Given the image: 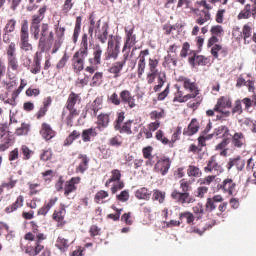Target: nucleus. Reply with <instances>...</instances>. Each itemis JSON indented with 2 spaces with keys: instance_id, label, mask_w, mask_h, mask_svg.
Instances as JSON below:
<instances>
[{
  "instance_id": "47",
  "label": "nucleus",
  "mask_w": 256,
  "mask_h": 256,
  "mask_svg": "<svg viewBox=\"0 0 256 256\" xmlns=\"http://www.w3.org/2000/svg\"><path fill=\"white\" fill-rule=\"evenodd\" d=\"M145 56H139V61H138V77H141L143 73H145Z\"/></svg>"
},
{
  "instance_id": "23",
  "label": "nucleus",
  "mask_w": 256,
  "mask_h": 256,
  "mask_svg": "<svg viewBox=\"0 0 256 256\" xmlns=\"http://www.w3.org/2000/svg\"><path fill=\"white\" fill-rule=\"evenodd\" d=\"M90 25L88 28V33L90 37H93V33L95 35L97 34V31L101 29V20H98L97 22L95 21V17L93 15H90Z\"/></svg>"
},
{
  "instance_id": "14",
  "label": "nucleus",
  "mask_w": 256,
  "mask_h": 256,
  "mask_svg": "<svg viewBox=\"0 0 256 256\" xmlns=\"http://www.w3.org/2000/svg\"><path fill=\"white\" fill-rule=\"evenodd\" d=\"M120 99L124 105H128L129 109H135V107H137V104L135 103V96L131 95L129 90L121 91Z\"/></svg>"
},
{
  "instance_id": "5",
  "label": "nucleus",
  "mask_w": 256,
  "mask_h": 256,
  "mask_svg": "<svg viewBox=\"0 0 256 256\" xmlns=\"http://www.w3.org/2000/svg\"><path fill=\"white\" fill-rule=\"evenodd\" d=\"M54 38L55 34L53 33V31L49 30V24L43 23L39 32V47L44 50L47 45H51V43H53Z\"/></svg>"
},
{
  "instance_id": "18",
  "label": "nucleus",
  "mask_w": 256,
  "mask_h": 256,
  "mask_svg": "<svg viewBox=\"0 0 256 256\" xmlns=\"http://www.w3.org/2000/svg\"><path fill=\"white\" fill-rule=\"evenodd\" d=\"M81 101V96L79 94H76L75 92H72L67 100V109L68 111H72V113L77 112V109H75V105Z\"/></svg>"
},
{
  "instance_id": "42",
  "label": "nucleus",
  "mask_w": 256,
  "mask_h": 256,
  "mask_svg": "<svg viewBox=\"0 0 256 256\" xmlns=\"http://www.w3.org/2000/svg\"><path fill=\"white\" fill-rule=\"evenodd\" d=\"M156 139H157V141H161V143H163V145H170V147H173V143H171L169 141V139H167V137L164 136L162 130H158L156 132Z\"/></svg>"
},
{
  "instance_id": "56",
  "label": "nucleus",
  "mask_w": 256,
  "mask_h": 256,
  "mask_svg": "<svg viewBox=\"0 0 256 256\" xmlns=\"http://www.w3.org/2000/svg\"><path fill=\"white\" fill-rule=\"evenodd\" d=\"M111 178L109 179V183H113L115 181H121V171L115 169L111 171Z\"/></svg>"
},
{
  "instance_id": "6",
  "label": "nucleus",
  "mask_w": 256,
  "mask_h": 256,
  "mask_svg": "<svg viewBox=\"0 0 256 256\" xmlns=\"http://www.w3.org/2000/svg\"><path fill=\"white\" fill-rule=\"evenodd\" d=\"M233 103L231 102V99L225 96H222L218 99L217 104L214 107V111L217 113H220V115H217V119H223V117H229L231 115V112L225 110V109H231Z\"/></svg>"
},
{
  "instance_id": "54",
  "label": "nucleus",
  "mask_w": 256,
  "mask_h": 256,
  "mask_svg": "<svg viewBox=\"0 0 256 256\" xmlns=\"http://www.w3.org/2000/svg\"><path fill=\"white\" fill-rule=\"evenodd\" d=\"M186 218L188 225L195 221V216L191 212H183L180 214V219Z\"/></svg>"
},
{
  "instance_id": "10",
  "label": "nucleus",
  "mask_w": 256,
  "mask_h": 256,
  "mask_svg": "<svg viewBox=\"0 0 256 256\" xmlns=\"http://www.w3.org/2000/svg\"><path fill=\"white\" fill-rule=\"evenodd\" d=\"M231 145L235 149H245L247 147V138L242 132H236L232 136Z\"/></svg>"
},
{
  "instance_id": "3",
  "label": "nucleus",
  "mask_w": 256,
  "mask_h": 256,
  "mask_svg": "<svg viewBox=\"0 0 256 256\" xmlns=\"http://www.w3.org/2000/svg\"><path fill=\"white\" fill-rule=\"evenodd\" d=\"M45 13H47V6H42L38 10V14H34L32 16L31 24H30V33L35 39V41L39 40V32L41 28V21L45 19Z\"/></svg>"
},
{
  "instance_id": "60",
  "label": "nucleus",
  "mask_w": 256,
  "mask_h": 256,
  "mask_svg": "<svg viewBox=\"0 0 256 256\" xmlns=\"http://www.w3.org/2000/svg\"><path fill=\"white\" fill-rule=\"evenodd\" d=\"M210 32L216 37H221V35L223 34V27L221 25L213 26Z\"/></svg>"
},
{
  "instance_id": "61",
  "label": "nucleus",
  "mask_w": 256,
  "mask_h": 256,
  "mask_svg": "<svg viewBox=\"0 0 256 256\" xmlns=\"http://www.w3.org/2000/svg\"><path fill=\"white\" fill-rule=\"evenodd\" d=\"M157 65H159V60L157 59L149 60V70L151 73H158Z\"/></svg>"
},
{
  "instance_id": "29",
  "label": "nucleus",
  "mask_w": 256,
  "mask_h": 256,
  "mask_svg": "<svg viewBox=\"0 0 256 256\" xmlns=\"http://www.w3.org/2000/svg\"><path fill=\"white\" fill-rule=\"evenodd\" d=\"M219 53L220 55H222V57H225L227 55V49L223 48V46L219 44H215L214 46H212L211 48L212 57H214L215 59H219Z\"/></svg>"
},
{
  "instance_id": "41",
  "label": "nucleus",
  "mask_w": 256,
  "mask_h": 256,
  "mask_svg": "<svg viewBox=\"0 0 256 256\" xmlns=\"http://www.w3.org/2000/svg\"><path fill=\"white\" fill-rule=\"evenodd\" d=\"M189 177H201L202 173L199 167L190 165L187 170Z\"/></svg>"
},
{
  "instance_id": "58",
  "label": "nucleus",
  "mask_w": 256,
  "mask_h": 256,
  "mask_svg": "<svg viewBox=\"0 0 256 256\" xmlns=\"http://www.w3.org/2000/svg\"><path fill=\"white\" fill-rule=\"evenodd\" d=\"M67 61H69V57L67 56V52H65L62 58L57 63L56 69H63V67L67 65Z\"/></svg>"
},
{
  "instance_id": "16",
  "label": "nucleus",
  "mask_w": 256,
  "mask_h": 256,
  "mask_svg": "<svg viewBox=\"0 0 256 256\" xmlns=\"http://www.w3.org/2000/svg\"><path fill=\"white\" fill-rule=\"evenodd\" d=\"M233 167H236L237 171H243V169L245 168V160H243L241 156L230 158L226 165V169H228V171H231Z\"/></svg>"
},
{
  "instance_id": "32",
  "label": "nucleus",
  "mask_w": 256,
  "mask_h": 256,
  "mask_svg": "<svg viewBox=\"0 0 256 256\" xmlns=\"http://www.w3.org/2000/svg\"><path fill=\"white\" fill-rule=\"evenodd\" d=\"M81 137V132L74 130L70 133V135L64 140V147H69V145H73V141L79 139Z\"/></svg>"
},
{
  "instance_id": "59",
  "label": "nucleus",
  "mask_w": 256,
  "mask_h": 256,
  "mask_svg": "<svg viewBox=\"0 0 256 256\" xmlns=\"http://www.w3.org/2000/svg\"><path fill=\"white\" fill-rule=\"evenodd\" d=\"M207 191H209V188L207 186H200L197 188L195 196L203 199Z\"/></svg>"
},
{
  "instance_id": "36",
  "label": "nucleus",
  "mask_w": 256,
  "mask_h": 256,
  "mask_svg": "<svg viewBox=\"0 0 256 256\" xmlns=\"http://www.w3.org/2000/svg\"><path fill=\"white\" fill-rule=\"evenodd\" d=\"M188 61L193 67H195V65H205V57L197 56L195 53L189 57Z\"/></svg>"
},
{
  "instance_id": "19",
  "label": "nucleus",
  "mask_w": 256,
  "mask_h": 256,
  "mask_svg": "<svg viewBox=\"0 0 256 256\" xmlns=\"http://www.w3.org/2000/svg\"><path fill=\"white\" fill-rule=\"evenodd\" d=\"M109 36V26H107L106 24H103L101 26V29H99L98 31H96L95 37L96 39H98V41H100V43H107V37Z\"/></svg>"
},
{
  "instance_id": "12",
  "label": "nucleus",
  "mask_w": 256,
  "mask_h": 256,
  "mask_svg": "<svg viewBox=\"0 0 256 256\" xmlns=\"http://www.w3.org/2000/svg\"><path fill=\"white\" fill-rule=\"evenodd\" d=\"M133 27L132 28H125L126 33V42L123 47V53H127L131 47L135 46V43H137V36L133 34Z\"/></svg>"
},
{
  "instance_id": "15",
  "label": "nucleus",
  "mask_w": 256,
  "mask_h": 256,
  "mask_svg": "<svg viewBox=\"0 0 256 256\" xmlns=\"http://www.w3.org/2000/svg\"><path fill=\"white\" fill-rule=\"evenodd\" d=\"M154 169L157 173H161V175H167L169 169H171V160L169 158L158 160Z\"/></svg>"
},
{
  "instance_id": "9",
  "label": "nucleus",
  "mask_w": 256,
  "mask_h": 256,
  "mask_svg": "<svg viewBox=\"0 0 256 256\" xmlns=\"http://www.w3.org/2000/svg\"><path fill=\"white\" fill-rule=\"evenodd\" d=\"M127 59H129V51L125 52L123 58L117 62H114L108 69V72L114 75V79H117L119 75H121V71H123V68L127 63Z\"/></svg>"
},
{
  "instance_id": "63",
  "label": "nucleus",
  "mask_w": 256,
  "mask_h": 256,
  "mask_svg": "<svg viewBox=\"0 0 256 256\" xmlns=\"http://www.w3.org/2000/svg\"><path fill=\"white\" fill-rule=\"evenodd\" d=\"M118 201H121L122 203H125V201H129V191L124 190L119 195L116 196Z\"/></svg>"
},
{
  "instance_id": "24",
  "label": "nucleus",
  "mask_w": 256,
  "mask_h": 256,
  "mask_svg": "<svg viewBox=\"0 0 256 256\" xmlns=\"http://www.w3.org/2000/svg\"><path fill=\"white\" fill-rule=\"evenodd\" d=\"M78 159H81V162L76 168V172L85 173V171L89 169V157H87L85 154H80Z\"/></svg>"
},
{
  "instance_id": "17",
  "label": "nucleus",
  "mask_w": 256,
  "mask_h": 256,
  "mask_svg": "<svg viewBox=\"0 0 256 256\" xmlns=\"http://www.w3.org/2000/svg\"><path fill=\"white\" fill-rule=\"evenodd\" d=\"M103 55V48L96 44L93 48V58L89 59L91 65H101V56Z\"/></svg>"
},
{
  "instance_id": "52",
  "label": "nucleus",
  "mask_w": 256,
  "mask_h": 256,
  "mask_svg": "<svg viewBox=\"0 0 256 256\" xmlns=\"http://www.w3.org/2000/svg\"><path fill=\"white\" fill-rule=\"evenodd\" d=\"M16 25H17V21H15V19L9 20L4 28V32L13 33V31H15Z\"/></svg>"
},
{
  "instance_id": "45",
  "label": "nucleus",
  "mask_w": 256,
  "mask_h": 256,
  "mask_svg": "<svg viewBox=\"0 0 256 256\" xmlns=\"http://www.w3.org/2000/svg\"><path fill=\"white\" fill-rule=\"evenodd\" d=\"M76 190H77V186L73 185L69 181H67L65 183V186H64V195H65V197H69V195H71V193H73V191H76Z\"/></svg>"
},
{
  "instance_id": "1",
  "label": "nucleus",
  "mask_w": 256,
  "mask_h": 256,
  "mask_svg": "<svg viewBox=\"0 0 256 256\" xmlns=\"http://www.w3.org/2000/svg\"><path fill=\"white\" fill-rule=\"evenodd\" d=\"M178 81L180 83H183L184 89L190 93L183 96V92H178L176 95V99L179 103H187L189 99H195V97L199 95V87L197 86V83H195V81H192L185 76H180L178 78Z\"/></svg>"
},
{
  "instance_id": "39",
  "label": "nucleus",
  "mask_w": 256,
  "mask_h": 256,
  "mask_svg": "<svg viewBox=\"0 0 256 256\" xmlns=\"http://www.w3.org/2000/svg\"><path fill=\"white\" fill-rule=\"evenodd\" d=\"M202 13L204 14V16H200L199 18L196 19V23L198 25H205L207 21L211 20V13L209 11L202 10Z\"/></svg>"
},
{
  "instance_id": "51",
  "label": "nucleus",
  "mask_w": 256,
  "mask_h": 256,
  "mask_svg": "<svg viewBox=\"0 0 256 256\" xmlns=\"http://www.w3.org/2000/svg\"><path fill=\"white\" fill-rule=\"evenodd\" d=\"M75 2L73 0H65L64 4L62 5V12L69 13L71 9H73Z\"/></svg>"
},
{
  "instance_id": "46",
  "label": "nucleus",
  "mask_w": 256,
  "mask_h": 256,
  "mask_svg": "<svg viewBox=\"0 0 256 256\" xmlns=\"http://www.w3.org/2000/svg\"><path fill=\"white\" fill-rule=\"evenodd\" d=\"M152 199H153V201H159V203H164L165 192H161L159 190H154Z\"/></svg>"
},
{
  "instance_id": "37",
  "label": "nucleus",
  "mask_w": 256,
  "mask_h": 256,
  "mask_svg": "<svg viewBox=\"0 0 256 256\" xmlns=\"http://www.w3.org/2000/svg\"><path fill=\"white\" fill-rule=\"evenodd\" d=\"M23 201H24V198L23 196H19L15 203H13L11 206L7 207L5 209L6 213H13V211H17L19 209V207H21L23 205Z\"/></svg>"
},
{
  "instance_id": "20",
  "label": "nucleus",
  "mask_w": 256,
  "mask_h": 256,
  "mask_svg": "<svg viewBox=\"0 0 256 256\" xmlns=\"http://www.w3.org/2000/svg\"><path fill=\"white\" fill-rule=\"evenodd\" d=\"M40 135H42L43 139H45L46 141H50V139H53V137H55V131H53L49 124L43 123L40 130Z\"/></svg>"
},
{
  "instance_id": "30",
  "label": "nucleus",
  "mask_w": 256,
  "mask_h": 256,
  "mask_svg": "<svg viewBox=\"0 0 256 256\" xmlns=\"http://www.w3.org/2000/svg\"><path fill=\"white\" fill-rule=\"evenodd\" d=\"M25 251L28 255L36 256L43 251V245L34 243V245L27 246Z\"/></svg>"
},
{
  "instance_id": "2",
  "label": "nucleus",
  "mask_w": 256,
  "mask_h": 256,
  "mask_svg": "<svg viewBox=\"0 0 256 256\" xmlns=\"http://www.w3.org/2000/svg\"><path fill=\"white\" fill-rule=\"evenodd\" d=\"M180 189H182V192L177 190L172 192V199L177 201V203H181L182 205H184V203H195V198L189 195V191H191V182H187L185 179H182L180 181Z\"/></svg>"
},
{
  "instance_id": "43",
  "label": "nucleus",
  "mask_w": 256,
  "mask_h": 256,
  "mask_svg": "<svg viewBox=\"0 0 256 256\" xmlns=\"http://www.w3.org/2000/svg\"><path fill=\"white\" fill-rule=\"evenodd\" d=\"M249 17H251V5L247 4L245 9L239 13L238 19H249Z\"/></svg>"
},
{
  "instance_id": "44",
  "label": "nucleus",
  "mask_w": 256,
  "mask_h": 256,
  "mask_svg": "<svg viewBox=\"0 0 256 256\" xmlns=\"http://www.w3.org/2000/svg\"><path fill=\"white\" fill-rule=\"evenodd\" d=\"M214 134L219 137V135L221 137H225L227 135H229V128L227 126H219L218 128H216L214 130Z\"/></svg>"
},
{
  "instance_id": "50",
  "label": "nucleus",
  "mask_w": 256,
  "mask_h": 256,
  "mask_svg": "<svg viewBox=\"0 0 256 256\" xmlns=\"http://www.w3.org/2000/svg\"><path fill=\"white\" fill-rule=\"evenodd\" d=\"M123 121H125V112H120L114 124V129L116 131H119V129H121V123H123Z\"/></svg>"
},
{
  "instance_id": "38",
  "label": "nucleus",
  "mask_w": 256,
  "mask_h": 256,
  "mask_svg": "<svg viewBox=\"0 0 256 256\" xmlns=\"http://www.w3.org/2000/svg\"><path fill=\"white\" fill-rule=\"evenodd\" d=\"M56 247L62 252L67 251V249H69V240L63 237H58L56 240Z\"/></svg>"
},
{
  "instance_id": "11",
  "label": "nucleus",
  "mask_w": 256,
  "mask_h": 256,
  "mask_svg": "<svg viewBox=\"0 0 256 256\" xmlns=\"http://www.w3.org/2000/svg\"><path fill=\"white\" fill-rule=\"evenodd\" d=\"M205 173H213V175H221L223 173V167L217 163L215 156H212L207 163V166L204 168Z\"/></svg>"
},
{
  "instance_id": "13",
  "label": "nucleus",
  "mask_w": 256,
  "mask_h": 256,
  "mask_svg": "<svg viewBox=\"0 0 256 256\" xmlns=\"http://www.w3.org/2000/svg\"><path fill=\"white\" fill-rule=\"evenodd\" d=\"M55 30H56V40L54 42L52 53H57V51L61 49V45H63V41L65 37V27L56 26Z\"/></svg>"
},
{
  "instance_id": "21",
  "label": "nucleus",
  "mask_w": 256,
  "mask_h": 256,
  "mask_svg": "<svg viewBox=\"0 0 256 256\" xmlns=\"http://www.w3.org/2000/svg\"><path fill=\"white\" fill-rule=\"evenodd\" d=\"M0 141V151H7V149L13 145V135L4 134L2 137H0Z\"/></svg>"
},
{
  "instance_id": "48",
  "label": "nucleus",
  "mask_w": 256,
  "mask_h": 256,
  "mask_svg": "<svg viewBox=\"0 0 256 256\" xmlns=\"http://www.w3.org/2000/svg\"><path fill=\"white\" fill-rule=\"evenodd\" d=\"M133 123V121L128 120L124 123V125L121 127L120 126V133H126L127 135H131L132 131H131V124Z\"/></svg>"
},
{
  "instance_id": "26",
  "label": "nucleus",
  "mask_w": 256,
  "mask_h": 256,
  "mask_svg": "<svg viewBox=\"0 0 256 256\" xmlns=\"http://www.w3.org/2000/svg\"><path fill=\"white\" fill-rule=\"evenodd\" d=\"M199 131V122L197 119H192L190 124L188 125L187 130L184 131V135H187L188 137H192V135H195Z\"/></svg>"
},
{
  "instance_id": "28",
  "label": "nucleus",
  "mask_w": 256,
  "mask_h": 256,
  "mask_svg": "<svg viewBox=\"0 0 256 256\" xmlns=\"http://www.w3.org/2000/svg\"><path fill=\"white\" fill-rule=\"evenodd\" d=\"M97 135H98L97 128H89V129L83 130L82 141L84 143H89V141H91V137H97Z\"/></svg>"
},
{
  "instance_id": "4",
  "label": "nucleus",
  "mask_w": 256,
  "mask_h": 256,
  "mask_svg": "<svg viewBox=\"0 0 256 256\" xmlns=\"http://www.w3.org/2000/svg\"><path fill=\"white\" fill-rule=\"evenodd\" d=\"M19 47L26 53L33 51V45L29 42V21L27 20H23L21 24Z\"/></svg>"
},
{
  "instance_id": "57",
  "label": "nucleus",
  "mask_w": 256,
  "mask_h": 256,
  "mask_svg": "<svg viewBox=\"0 0 256 256\" xmlns=\"http://www.w3.org/2000/svg\"><path fill=\"white\" fill-rule=\"evenodd\" d=\"M107 197H109V193L105 190H100L95 195V201L96 203H99L102 199H107Z\"/></svg>"
},
{
  "instance_id": "62",
  "label": "nucleus",
  "mask_w": 256,
  "mask_h": 256,
  "mask_svg": "<svg viewBox=\"0 0 256 256\" xmlns=\"http://www.w3.org/2000/svg\"><path fill=\"white\" fill-rule=\"evenodd\" d=\"M103 79V73L102 72H96L94 76L92 77V86L95 87L99 85V81Z\"/></svg>"
},
{
  "instance_id": "31",
  "label": "nucleus",
  "mask_w": 256,
  "mask_h": 256,
  "mask_svg": "<svg viewBox=\"0 0 256 256\" xmlns=\"http://www.w3.org/2000/svg\"><path fill=\"white\" fill-rule=\"evenodd\" d=\"M109 127V115L108 114H100L98 116V126L96 129H105Z\"/></svg>"
},
{
  "instance_id": "34",
  "label": "nucleus",
  "mask_w": 256,
  "mask_h": 256,
  "mask_svg": "<svg viewBox=\"0 0 256 256\" xmlns=\"http://www.w3.org/2000/svg\"><path fill=\"white\" fill-rule=\"evenodd\" d=\"M57 203V198L50 199L47 204L38 210V215H47L51 211V207Z\"/></svg>"
},
{
  "instance_id": "7",
  "label": "nucleus",
  "mask_w": 256,
  "mask_h": 256,
  "mask_svg": "<svg viewBox=\"0 0 256 256\" xmlns=\"http://www.w3.org/2000/svg\"><path fill=\"white\" fill-rule=\"evenodd\" d=\"M6 55L8 61V69L17 71L19 69V61L17 60V45L11 42L6 48Z\"/></svg>"
},
{
  "instance_id": "35",
  "label": "nucleus",
  "mask_w": 256,
  "mask_h": 256,
  "mask_svg": "<svg viewBox=\"0 0 256 256\" xmlns=\"http://www.w3.org/2000/svg\"><path fill=\"white\" fill-rule=\"evenodd\" d=\"M78 51L89 55V36L87 34H83Z\"/></svg>"
},
{
  "instance_id": "64",
  "label": "nucleus",
  "mask_w": 256,
  "mask_h": 256,
  "mask_svg": "<svg viewBox=\"0 0 256 256\" xmlns=\"http://www.w3.org/2000/svg\"><path fill=\"white\" fill-rule=\"evenodd\" d=\"M215 203L216 202H214L212 198H208L206 202V211H215V209H217V205Z\"/></svg>"
},
{
  "instance_id": "40",
  "label": "nucleus",
  "mask_w": 256,
  "mask_h": 256,
  "mask_svg": "<svg viewBox=\"0 0 256 256\" xmlns=\"http://www.w3.org/2000/svg\"><path fill=\"white\" fill-rule=\"evenodd\" d=\"M108 145L111 147H121L123 145V138L120 135L114 136L109 139Z\"/></svg>"
},
{
  "instance_id": "27",
  "label": "nucleus",
  "mask_w": 256,
  "mask_h": 256,
  "mask_svg": "<svg viewBox=\"0 0 256 256\" xmlns=\"http://www.w3.org/2000/svg\"><path fill=\"white\" fill-rule=\"evenodd\" d=\"M151 190L146 187H142L135 192V197L137 199H143L144 201H149L151 199Z\"/></svg>"
},
{
  "instance_id": "55",
  "label": "nucleus",
  "mask_w": 256,
  "mask_h": 256,
  "mask_svg": "<svg viewBox=\"0 0 256 256\" xmlns=\"http://www.w3.org/2000/svg\"><path fill=\"white\" fill-rule=\"evenodd\" d=\"M29 133V124L22 123L21 127L16 129V135H27Z\"/></svg>"
},
{
  "instance_id": "49",
  "label": "nucleus",
  "mask_w": 256,
  "mask_h": 256,
  "mask_svg": "<svg viewBox=\"0 0 256 256\" xmlns=\"http://www.w3.org/2000/svg\"><path fill=\"white\" fill-rule=\"evenodd\" d=\"M243 113V106L241 105V100H236L234 103V106L232 108V114L235 115H241Z\"/></svg>"
},
{
  "instance_id": "22",
  "label": "nucleus",
  "mask_w": 256,
  "mask_h": 256,
  "mask_svg": "<svg viewBox=\"0 0 256 256\" xmlns=\"http://www.w3.org/2000/svg\"><path fill=\"white\" fill-rule=\"evenodd\" d=\"M235 187H237V184H235L231 178H226L221 184V189H223L225 193H228V195H233Z\"/></svg>"
},
{
  "instance_id": "8",
  "label": "nucleus",
  "mask_w": 256,
  "mask_h": 256,
  "mask_svg": "<svg viewBox=\"0 0 256 256\" xmlns=\"http://www.w3.org/2000/svg\"><path fill=\"white\" fill-rule=\"evenodd\" d=\"M89 54L76 51L72 57V67L75 73H81L85 69V59Z\"/></svg>"
},
{
  "instance_id": "25",
  "label": "nucleus",
  "mask_w": 256,
  "mask_h": 256,
  "mask_svg": "<svg viewBox=\"0 0 256 256\" xmlns=\"http://www.w3.org/2000/svg\"><path fill=\"white\" fill-rule=\"evenodd\" d=\"M28 71H30L33 75H37L38 73H41V57H39V53H36V56L33 60V65H30V68H28Z\"/></svg>"
},
{
  "instance_id": "53",
  "label": "nucleus",
  "mask_w": 256,
  "mask_h": 256,
  "mask_svg": "<svg viewBox=\"0 0 256 256\" xmlns=\"http://www.w3.org/2000/svg\"><path fill=\"white\" fill-rule=\"evenodd\" d=\"M163 85H165V73L159 74V76H158V85L154 86L155 93L160 91L161 87H163Z\"/></svg>"
},
{
  "instance_id": "33",
  "label": "nucleus",
  "mask_w": 256,
  "mask_h": 256,
  "mask_svg": "<svg viewBox=\"0 0 256 256\" xmlns=\"http://www.w3.org/2000/svg\"><path fill=\"white\" fill-rule=\"evenodd\" d=\"M114 42L113 40L108 41V48L107 53L108 57L106 59H117L119 57V52L114 49Z\"/></svg>"
}]
</instances>
